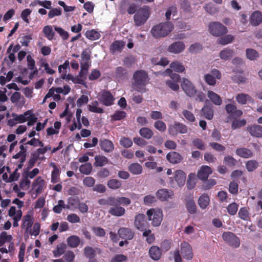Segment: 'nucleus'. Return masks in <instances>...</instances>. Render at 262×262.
<instances>
[{
	"label": "nucleus",
	"instance_id": "44",
	"mask_svg": "<svg viewBox=\"0 0 262 262\" xmlns=\"http://www.w3.org/2000/svg\"><path fill=\"white\" fill-rule=\"evenodd\" d=\"M170 68L177 72L182 73L185 70L183 64L178 61L172 62L170 64Z\"/></svg>",
	"mask_w": 262,
	"mask_h": 262
},
{
	"label": "nucleus",
	"instance_id": "15",
	"mask_svg": "<svg viewBox=\"0 0 262 262\" xmlns=\"http://www.w3.org/2000/svg\"><path fill=\"white\" fill-rule=\"evenodd\" d=\"M247 131L254 137L262 138V126L258 124H252L247 127Z\"/></svg>",
	"mask_w": 262,
	"mask_h": 262
},
{
	"label": "nucleus",
	"instance_id": "47",
	"mask_svg": "<svg viewBox=\"0 0 262 262\" xmlns=\"http://www.w3.org/2000/svg\"><path fill=\"white\" fill-rule=\"evenodd\" d=\"M107 185L110 189H117L121 187L122 183L120 181L113 179L107 181Z\"/></svg>",
	"mask_w": 262,
	"mask_h": 262
},
{
	"label": "nucleus",
	"instance_id": "7",
	"mask_svg": "<svg viewBox=\"0 0 262 262\" xmlns=\"http://www.w3.org/2000/svg\"><path fill=\"white\" fill-rule=\"evenodd\" d=\"M221 77V73L218 70L213 69L211 71L210 73L204 75V79L208 85L214 86L216 83V79H220Z\"/></svg>",
	"mask_w": 262,
	"mask_h": 262
},
{
	"label": "nucleus",
	"instance_id": "6",
	"mask_svg": "<svg viewBox=\"0 0 262 262\" xmlns=\"http://www.w3.org/2000/svg\"><path fill=\"white\" fill-rule=\"evenodd\" d=\"M187 127L182 123L175 121L168 125V132L169 135L176 136L178 134H184L187 133Z\"/></svg>",
	"mask_w": 262,
	"mask_h": 262
},
{
	"label": "nucleus",
	"instance_id": "8",
	"mask_svg": "<svg viewBox=\"0 0 262 262\" xmlns=\"http://www.w3.org/2000/svg\"><path fill=\"white\" fill-rule=\"evenodd\" d=\"M181 85L182 89L188 96L191 97L196 94V90L195 86L188 79L185 78H183Z\"/></svg>",
	"mask_w": 262,
	"mask_h": 262
},
{
	"label": "nucleus",
	"instance_id": "61",
	"mask_svg": "<svg viewBox=\"0 0 262 262\" xmlns=\"http://www.w3.org/2000/svg\"><path fill=\"white\" fill-rule=\"evenodd\" d=\"M63 208H66L64 202L63 200H60L58 202V204L54 206L53 210L55 213H60Z\"/></svg>",
	"mask_w": 262,
	"mask_h": 262
},
{
	"label": "nucleus",
	"instance_id": "24",
	"mask_svg": "<svg viewBox=\"0 0 262 262\" xmlns=\"http://www.w3.org/2000/svg\"><path fill=\"white\" fill-rule=\"evenodd\" d=\"M174 180L179 186H182L185 183L186 174L181 170H176L174 172Z\"/></svg>",
	"mask_w": 262,
	"mask_h": 262
},
{
	"label": "nucleus",
	"instance_id": "25",
	"mask_svg": "<svg viewBox=\"0 0 262 262\" xmlns=\"http://www.w3.org/2000/svg\"><path fill=\"white\" fill-rule=\"evenodd\" d=\"M33 224V217L30 215L27 214L23 218L21 228L26 229V232H29Z\"/></svg>",
	"mask_w": 262,
	"mask_h": 262
},
{
	"label": "nucleus",
	"instance_id": "36",
	"mask_svg": "<svg viewBox=\"0 0 262 262\" xmlns=\"http://www.w3.org/2000/svg\"><path fill=\"white\" fill-rule=\"evenodd\" d=\"M80 200L78 197H70L68 201V204L66 206V208L77 209Z\"/></svg>",
	"mask_w": 262,
	"mask_h": 262
},
{
	"label": "nucleus",
	"instance_id": "26",
	"mask_svg": "<svg viewBox=\"0 0 262 262\" xmlns=\"http://www.w3.org/2000/svg\"><path fill=\"white\" fill-rule=\"evenodd\" d=\"M115 76L118 80L127 79L128 77L127 71L122 67H118L115 69Z\"/></svg>",
	"mask_w": 262,
	"mask_h": 262
},
{
	"label": "nucleus",
	"instance_id": "50",
	"mask_svg": "<svg viewBox=\"0 0 262 262\" xmlns=\"http://www.w3.org/2000/svg\"><path fill=\"white\" fill-rule=\"evenodd\" d=\"M126 116V113L123 111H116L115 113L111 116L112 121L121 120Z\"/></svg>",
	"mask_w": 262,
	"mask_h": 262
},
{
	"label": "nucleus",
	"instance_id": "12",
	"mask_svg": "<svg viewBox=\"0 0 262 262\" xmlns=\"http://www.w3.org/2000/svg\"><path fill=\"white\" fill-rule=\"evenodd\" d=\"M114 98L111 93L108 91L103 90L99 96V100L103 105L108 106L114 103Z\"/></svg>",
	"mask_w": 262,
	"mask_h": 262
},
{
	"label": "nucleus",
	"instance_id": "28",
	"mask_svg": "<svg viewBox=\"0 0 262 262\" xmlns=\"http://www.w3.org/2000/svg\"><path fill=\"white\" fill-rule=\"evenodd\" d=\"M207 96L210 101L216 105H220L222 103V100L221 97L212 91L207 92Z\"/></svg>",
	"mask_w": 262,
	"mask_h": 262
},
{
	"label": "nucleus",
	"instance_id": "54",
	"mask_svg": "<svg viewBox=\"0 0 262 262\" xmlns=\"http://www.w3.org/2000/svg\"><path fill=\"white\" fill-rule=\"evenodd\" d=\"M238 215L239 217L244 221H248L250 219L249 213L246 207H242L240 208Z\"/></svg>",
	"mask_w": 262,
	"mask_h": 262
},
{
	"label": "nucleus",
	"instance_id": "56",
	"mask_svg": "<svg viewBox=\"0 0 262 262\" xmlns=\"http://www.w3.org/2000/svg\"><path fill=\"white\" fill-rule=\"evenodd\" d=\"M258 166V163L255 160H249L246 163V167L247 170L251 172L255 170Z\"/></svg>",
	"mask_w": 262,
	"mask_h": 262
},
{
	"label": "nucleus",
	"instance_id": "41",
	"mask_svg": "<svg viewBox=\"0 0 262 262\" xmlns=\"http://www.w3.org/2000/svg\"><path fill=\"white\" fill-rule=\"evenodd\" d=\"M196 176L194 173H191L188 175L187 181V187L188 189H193L196 185Z\"/></svg>",
	"mask_w": 262,
	"mask_h": 262
},
{
	"label": "nucleus",
	"instance_id": "52",
	"mask_svg": "<svg viewBox=\"0 0 262 262\" xmlns=\"http://www.w3.org/2000/svg\"><path fill=\"white\" fill-rule=\"evenodd\" d=\"M92 170V166L90 163H86L81 165L79 167V171L81 173L89 174Z\"/></svg>",
	"mask_w": 262,
	"mask_h": 262
},
{
	"label": "nucleus",
	"instance_id": "49",
	"mask_svg": "<svg viewBox=\"0 0 262 262\" xmlns=\"http://www.w3.org/2000/svg\"><path fill=\"white\" fill-rule=\"evenodd\" d=\"M20 151L13 156V158L19 159L21 162L26 161L27 157V148H20Z\"/></svg>",
	"mask_w": 262,
	"mask_h": 262
},
{
	"label": "nucleus",
	"instance_id": "53",
	"mask_svg": "<svg viewBox=\"0 0 262 262\" xmlns=\"http://www.w3.org/2000/svg\"><path fill=\"white\" fill-rule=\"evenodd\" d=\"M53 27L54 30L59 34L63 40H67L69 38V34L67 31L57 26H54Z\"/></svg>",
	"mask_w": 262,
	"mask_h": 262
},
{
	"label": "nucleus",
	"instance_id": "10",
	"mask_svg": "<svg viewBox=\"0 0 262 262\" xmlns=\"http://www.w3.org/2000/svg\"><path fill=\"white\" fill-rule=\"evenodd\" d=\"M201 115L206 119L211 120L214 116L213 105L208 100H206L205 103L201 110Z\"/></svg>",
	"mask_w": 262,
	"mask_h": 262
},
{
	"label": "nucleus",
	"instance_id": "38",
	"mask_svg": "<svg viewBox=\"0 0 262 262\" xmlns=\"http://www.w3.org/2000/svg\"><path fill=\"white\" fill-rule=\"evenodd\" d=\"M67 243L71 248H76L80 243V238L76 235H71L67 238Z\"/></svg>",
	"mask_w": 262,
	"mask_h": 262
},
{
	"label": "nucleus",
	"instance_id": "57",
	"mask_svg": "<svg viewBox=\"0 0 262 262\" xmlns=\"http://www.w3.org/2000/svg\"><path fill=\"white\" fill-rule=\"evenodd\" d=\"M238 208V205L235 202L230 204L227 207L228 213L231 215L236 214Z\"/></svg>",
	"mask_w": 262,
	"mask_h": 262
},
{
	"label": "nucleus",
	"instance_id": "34",
	"mask_svg": "<svg viewBox=\"0 0 262 262\" xmlns=\"http://www.w3.org/2000/svg\"><path fill=\"white\" fill-rule=\"evenodd\" d=\"M116 198L114 196H110L107 199H100L98 201V203L101 206H116Z\"/></svg>",
	"mask_w": 262,
	"mask_h": 262
},
{
	"label": "nucleus",
	"instance_id": "23",
	"mask_svg": "<svg viewBox=\"0 0 262 262\" xmlns=\"http://www.w3.org/2000/svg\"><path fill=\"white\" fill-rule=\"evenodd\" d=\"M250 22L253 26H258L262 22V13L258 11L253 12L250 16Z\"/></svg>",
	"mask_w": 262,
	"mask_h": 262
},
{
	"label": "nucleus",
	"instance_id": "11",
	"mask_svg": "<svg viewBox=\"0 0 262 262\" xmlns=\"http://www.w3.org/2000/svg\"><path fill=\"white\" fill-rule=\"evenodd\" d=\"M134 224L139 230L143 231L146 229L148 226V223L147 222L146 215L142 213L137 214L135 218Z\"/></svg>",
	"mask_w": 262,
	"mask_h": 262
},
{
	"label": "nucleus",
	"instance_id": "14",
	"mask_svg": "<svg viewBox=\"0 0 262 262\" xmlns=\"http://www.w3.org/2000/svg\"><path fill=\"white\" fill-rule=\"evenodd\" d=\"M181 252L184 258L191 260L193 258L192 249L189 243L183 242L181 245Z\"/></svg>",
	"mask_w": 262,
	"mask_h": 262
},
{
	"label": "nucleus",
	"instance_id": "60",
	"mask_svg": "<svg viewBox=\"0 0 262 262\" xmlns=\"http://www.w3.org/2000/svg\"><path fill=\"white\" fill-rule=\"evenodd\" d=\"M249 96L244 93L238 94L236 96V101L241 104H245L247 103L248 98Z\"/></svg>",
	"mask_w": 262,
	"mask_h": 262
},
{
	"label": "nucleus",
	"instance_id": "63",
	"mask_svg": "<svg viewBox=\"0 0 262 262\" xmlns=\"http://www.w3.org/2000/svg\"><path fill=\"white\" fill-rule=\"evenodd\" d=\"M182 114L188 121L190 122H193L195 121V117L193 114L191 112L186 110H184L182 112Z\"/></svg>",
	"mask_w": 262,
	"mask_h": 262
},
{
	"label": "nucleus",
	"instance_id": "35",
	"mask_svg": "<svg viewBox=\"0 0 262 262\" xmlns=\"http://www.w3.org/2000/svg\"><path fill=\"white\" fill-rule=\"evenodd\" d=\"M234 54V51L229 48H226L220 53V56L222 59L227 60L232 58Z\"/></svg>",
	"mask_w": 262,
	"mask_h": 262
},
{
	"label": "nucleus",
	"instance_id": "22",
	"mask_svg": "<svg viewBox=\"0 0 262 262\" xmlns=\"http://www.w3.org/2000/svg\"><path fill=\"white\" fill-rule=\"evenodd\" d=\"M124 46L125 42L123 41L115 40L111 45L110 50L112 54H114L116 52L120 53Z\"/></svg>",
	"mask_w": 262,
	"mask_h": 262
},
{
	"label": "nucleus",
	"instance_id": "32",
	"mask_svg": "<svg viewBox=\"0 0 262 262\" xmlns=\"http://www.w3.org/2000/svg\"><path fill=\"white\" fill-rule=\"evenodd\" d=\"M114 207H111L108 213L112 215L116 216H121L125 214V210L124 208L117 206H114Z\"/></svg>",
	"mask_w": 262,
	"mask_h": 262
},
{
	"label": "nucleus",
	"instance_id": "29",
	"mask_svg": "<svg viewBox=\"0 0 262 262\" xmlns=\"http://www.w3.org/2000/svg\"><path fill=\"white\" fill-rule=\"evenodd\" d=\"M167 159L171 163H180L182 160V157L177 152H170L167 155Z\"/></svg>",
	"mask_w": 262,
	"mask_h": 262
},
{
	"label": "nucleus",
	"instance_id": "39",
	"mask_svg": "<svg viewBox=\"0 0 262 262\" xmlns=\"http://www.w3.org/2000/svg\"><path fill=\"white\" fill-rule=\"evenodd\" d=\"M234 39V36L231 34L224 35L217 39V43L222 45H226L231 43Z\"/></svg>",
	"mask_w": 262,
	"mask_h": 262
},
{
	"label": "nucleus",
	"instance_id": "59",
	"mask_svg": "<svg viewBox=\"0 0 262 262\" xmlns=\"http://www.w3.org/2000/svg\"><path fill=\"white\" fill-rule=\"evenodd\" d=\"M154 127L161 132H164L166 129V124L161 120L156 121L154 123Z\"/></svg>",
	"mask_w": 262,
	"mask_h": 262
},
{
	"label": "nucleus",
	"instance_id": "46",
	"mask_svg": "<svg viewBox=\"0 0 262 262\" xmlns=\"http://www.w3.org/2000/svg\"><path fill=\"white\" fill-rule=\"evenodd\" d=\"M99 105L98 102L96 100L93 101L92 103V104L89 105L88 109L89 111L95 113H103L104 111L102 108L99 107L98 106Z\"/></svg>",
	"mask_w": 262,
	"mask_h": 262
},
{
	"label": "nucleus",
	"instance_id": "9",
	"mask_svg": "<svg viewBox=\"0 0 262 262\" xmlns=\"http://www.w3.org/2000/svg\"><path fill=\"white\" fill-rule=\"evenodd\" d=\"M222 237L231 246L234 248H237L239 246V239L234 233L230 232H225L222 235Z\"/></svg>",
	"mask_w": 262,
	"mask_h": 262
},
{
	"label": "nucleus",
	"instance_id": "30",
	"mask_svg": "<svg viewBox=\"0 0 262 262\" xmlns=\"http://www.w3.org/2000/svg\"><path fill=\"white\" fill-rule=\"evenodd\" d=\"M44 36L49 40H52L54 39L55 32L53 31V26L47 25L45 26L42 29Z\"/></svg>",
	"mask_w": 262,
	"mask_h": 262
},
{
	"label": "nucleus",
	"instance_id": "58",
	"mask_svg": "<svg viewBox=\"0 0 262 262\" xmlns=\"http://www.w3.org/2000/svg\"><path fill=\"white\" fill-rule=\"evenodd\" d=\"M116 206L119 205H128L131 203V201L129 198L123 196L116 198Z\"/></svg>",
	"mask_w": 262,
	"mask_h": 262
},
{
	"label": "nucleus",
	"instance_id": "5",
	"mask_svg": "<svg viewBox=\"0 0 262 262\" xmlns=\"http://www.w3.org/2000/svg\"><path fill=\"white\" fill-rule=\"evenodd\" d=\"M208 28L210 33L214 36H223L228 32L227 27L217 21L210 23Z\"/></svg>",
	"mask_w": 262,
	"mask_h": 262
},
{
	"label": "nucleus",
	"instance_id": "33",
	"mask_svg": "<svg viewBox=\"0 0 262 262\" xmlns=\"http://www.w3.org/2000/svg\"><path fill=\"white\" fill-rule=\"evenodd\" d=\"M128 170L133 174L138 175L142 173L143 168L139 163H134L129 165Z\"/></svg>",
	"mask_w": 262,
	"mask_h": 262
},
{
	"label": "nucleus",
	"instance_id": "27",
	"mask_svg": "<svg viewBox=\"0 0 262 262\" xmlns=\"http://www.w3.org/2000/svg\"><path fill=\"white\" fill-rule=\"evenodd\" d=\"M149 254L151 258L155 260H158L161 257V250L159 247L153 246L149 250Z\"/></svg>",
	"mask_w": 262,
	"mask_h": 262
},
{
	"label": "nucleus",
	"instance_id": "55",
	"mask_svg": "<svg viewBox=\"0 0 262 262\" xmlns=\"http://www.w3.org/2000/svg\"><path fill=\"white\" fill-rule=\"evenodd\" d=\"M246 120L244 119L241 120L234 119L231 124V128L233 129L239 128L244 126L246 124Z\"/></svg>",
	"mask_w": 262,
	"mask_h": 262
},
{
	"label": "nucleus",
	"instance_id": "51",
	"mask_svg": "<svg viewBox=\"0 0 262 262\" xmlns=\"http://www.w3.org/2000/svg\"><path fill=\"white\" fill-rule=\"evenodd\" d=\"M84 254L87 258L92 259L95 257L96 251L92 247L87 246L84 249Z\"/></svg>",
	"mask_w": 262,
	"mask_h": 262
},
{
	"label": "nucleus",
	"instance_id": "19",
	"mask_svg": "<svg viewBox=\"0 0 262 262\" xmlns=\"http://www.w3.org/2000/svg\"><path fill=\"white\" fill-rule=\"evenodd\" d=\"M185 45L182 41H176L171 44L168 48L169 52L178 54L185 49Z\"/></svg>",
	"mask_w": 262,
	"mask_h": 262
},
{
	"label": "nucleus",
	"instance_id": "31",
	"mask_svg": "<svg viewBox=\"0 0 262 262\" xmlns=\"http://www.w3.org/2000/svg\"><path fill=\"white\" fill-rule=\"evenodd\" d=\"M210 199L206 193L201 195L198 200V204L202 209H205L209 204Z\"/></svg>",
	"mask_w": 262,
	"mask_h": 262
},
{
	"label": "nucleus",
	"instance_id": "62",
	"mask_svg": "<svg viewBox=\"0 0 262 262\" xmlns=\"http://www.w3.org/2000/svg\"><path fill=\"white\" fill-rule=\"evenodd\" d=\"M81 62H91V52L85 49L81 53Z\"/></svg>",
	"mask_w": 262,
	"mask_h": 262
},
{
	"label": "nucleus",
	"instance_id": "17",
	"mask_svg": "<svg viewBox=\"0 0 262 262\" xmlns=\"http://www.w3.org/2000/svg\"><path fill=\"white\" fill-rule=\"evenodd\" d=\"M118 234L120 238L123 239L130 240L134 236V232L130 228L121 227L118 231Z\"/></svg>",
	"mask_w": 262,
	"mask_h": 262
},
{
	"label": "nucleus",
	"instance_id": "18",
	"mask_svg": "<svg viewBox=\"0 0 262 262\" xmlns=\"http://www.w3.org/2000/svg\"><path fill=\"white\" fill-rule=\"evenodd\" d=\"M173 193L171 190L166 189H161L156 192L157 197L162 201H168L169 199H171Z\"/></svg>",
	"mask_w": 262,
	"mask_h": 262
},
{
	"label": "nucleus",
	"instance_id": "48",
	"mask_svg": "<svg viewBox=\"0 0 262 262\" xmlns=\"http://www.w3.org/2000/svg\"><path fill=\"white\" fill-rule=\"evenodd\" d=\"M246 52L247 58L250 60H255L259 57V53L254 49H247Z\"/></svg>",
	"mask_w": 262,
	"mask_h": 262
},
{
	"label": "nucleus",
	"instance_id": "16",
	"mask_svg": "<svg viewBox=\"0 0 262 262\" xmlns=\"http://www.w3.org/2000/svg\"><path fill=\"white\" fill-rule=\"evenodd\" d=\"M212 170L208 166L203 165L199 170L197 173L198 178L202 181H206L209 176L211 174Z\"/></svg>",
	"mask_w": 262,
	"mask_h": 262
},
{
	"label": "nucleus",
	"instance_id": "3",
	"mask_svg": "<svg viewBox=\"0 0 262 262\" xmlns=\"http://www.w3.org/2000/svg\"><path fill=\"white\" fill-rule=\"evenodd\" d=\"M150 16V8L148 6H143L139 8L134 16L135 25L140 27L143 25Z\"/></svg>",
	"mask_w": 262,
	"mask_h": 262
},
{
	"label": "nucleus",
	"instance_id": "37",
	"mask_svg": "<svg viewBox=\"0 0 262 262\" xmlns=\"http://www.w3.org/2000/svg\"><path fill=\"white\" fill-rule=\"evenodd\" d=\"M236 154L241 157L248 158L252 156L253 153L249 148H237Z\"/></svg>",
	"mask_w": 262,
	"mask_h": 262
},
{
	"label": "nucleus",
	"instance_id": "1",
	"mask_svg": "<svg viewBox=\"0 0 262 262\" xmlns=\"http://www.w3.org/2000/svg\"><path fill=\"white\" fill-rule=\"evenodd\" d=\"M133 79L136 90L141 93L145 92L149 80L147 73L143 70H137L133 74Z\"/></svg>",
	"mask_w": 262,
	"mask_h": 262
},
{
	"label": "nucleus",
	"instance_id": "40",
	"mask_svg": "<svg viewBox=\"0 0 262 262\" xmlns=\"http://www.w3.org/2000/svg\"><path fill=\"white\" fill-rule=\"evenodd\" d=\"M140 135L146 139H150L154 135L152 130L148 127H143L139 130Z\"/></svg>",
	"mask_w": 262,
	"mask_h": 262
},
{
	"label": "nucleus",
	"instance_id": "43",
	"mask_svg": "<svg viewBox=\"0 0 262 262\" xmlns=\"http://www.w3.org/2000/svg\"><path fill=\"white\" fill-rule=\"evenodd\" d=\"M85 35L88 39L91 40L98 39L100 37L99 33L94 29L87 31L85 33Z\"/></svg>",
	"mask_w": 262,
	"mask_h": 262
},
{
	"label": "nucleus",
	"instance_id": "42",
	"mask_svg": "<svg viewBox=\"0 0 262 262\" xmlns=\"http://www.w3.org/2000/svg\"><path fill=\"white\" fill-rule=\"evenodd\" d=\"M66 248L67 245L63 243L58 245L56 249L53 251L54 256L56 257L60 256L64 253Z\"/></svg>",
	"mask_w": 262,
	"mask_h": 262
},
{
	"label": "nucleus",
	"instance_id": "45",
	"mask_svg": "<svg viewBox=\"0 0 262 262\" xmlns=\"http://www.w3.org/2000/svg\"><path fill=\"white\" fill-rule=\"evenodd\" d=\"M30 114L31 110H28L26 111L25 113H24V114L17 115L15 113H13L12 114V116L15 117V120L16 121L17 123H22L27 121V116H28L29 115H30Z\"/></svg>",
	"mask_w": 262,
	"mask_h": 262
},
{
	"label": "nucleus",
	"instance_id": "2",
	"mask_svg": "<svg viewBox=\"0 0 262 262\" xmlns=\"http://www.w3.org/2000/svg\"><path fill=\"white\" fill-rule=\"evenodd\" d=\"M173 29L174 26L172 23L166 21L154 26L151 29L150 32L155 38H159L167 36Z\"/></svg>",
	"mask_w": 262,
	"mask_h": 262
},
{
	"label": "nucleus",
	"instance_id": "64",
	"mask_svg": "<svg viewBox=\"0 0 262 262\" xmlns=\"http://www.w3.org/2000/svg\"><path fill=\"white\" fill-rule=\"evenodd\" d=\"M127 260V257L123 254H116L110 262H123Z\"/></svg>",
	"mask_w": 262,
	"mask_h": 262
},
{
	"label": "nucleus",
	"instance_id": "13",
	"mask_svg": "<svg viewBox=\"0 0 262 262\" xmlns=\"http://www.w3.org/2000/svg\"><path fill=\"white\" fill-rule=\"evenodd\" d=\"M225 110L228 114V118L236 119L243 115V112L238 110L236 106L233 104H227L225 105Z\"/></svg>",
	"mask_w": 262,
	"mask_h": 262
},
{
	"label": "nucleus",
	"instance_id": "21",
	"mask_svg": "<svg viewBox=\"0 0 262 262\" xmlns=\"http://www.w3.org/2000/svg\"><path fill=\"white\" fill-rule=\"evenodd\" d=\"M37 193H41L46 188L45 181L40 177H38L32 184V189L35 188Z\"/></svg>",
	"mask_w": 262,
	"mask_h": 262
},
{
	"label": "nucleus",
	"instance_id": "4",
	"mask_svg": "<svg viewBox=\"0 0 262 262\" xmlns=\"http://www.w3.org/2000/svg\"><path fill=\"white\" fill-rule=\"evenodd\" d=\"M146 214L151 224L155 227L159 226L163 220V212L159 208H151L147 211Z\"/></svg>",
	"mask_w": 262,
	"mask_h": 262
},
{
	"label": "nucleus",
	"instance_id": "20",
	"mask_svg": "<svg viewBox=\"0 0 262 262\" xmlns=\"http://www.w3.org/2000/svg\"><path fill=\"white\" fill-rule=\"evenodd\" d=\"M185 207L187 211L191 214L196 212V206L192 196H188L185 199Z\"/></svg>",
	"mask_w": 262,
	"mask_h": 262
}]
</instances>
